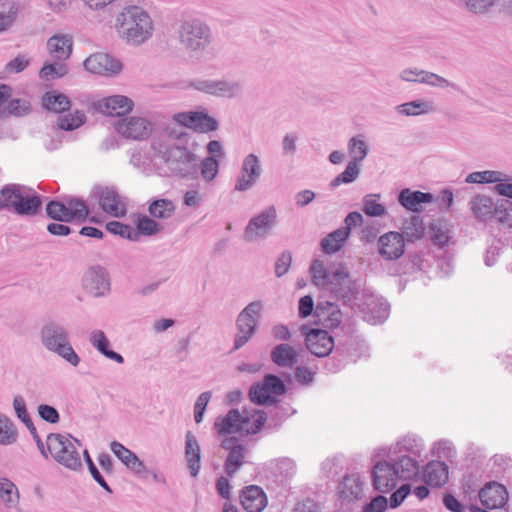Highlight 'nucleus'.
<instances>
[{"label":"nucleus","mask_w":512,"mask_h":512,"mask_svg":"<svg viewBox=\"0 0 512 512\" xmlns=\"http://www.w3.org/2000/svg\"><path fill=\"white\" fill-rule=\"evenodd\" d=\"M114 28L127 45L139 47L153 35L154 24L150 14L138 5H126L116 15Z\"/></svg>","instance_id":"obj_1"},{"label":"nucleus","mask_w":512,"mask_h":512,"mask_svg":"<svg viewBox=\"0 0 512 512\" xmlns=\"http://www.w3.org/2000/svg\"><path fill=\"white\" fill-rule=\"evenodd\" d=\"M312 282L320 289L327 290L345 302L352 301L360 285L350 278L343 266L327 269L322 261L315 259L310 266Z\"/></svg>","instance_id":"obj_2"},{"label":"nucleus","mask_w":512,"mask_h":512,"mask_svg":"<svg viewBox=\"0 0 512 512\" xmlns=\"http://www.w3.org/2000/svg\"><path fill=\"white\" fill-rule=\"evenodd\" d=\"M178 144L170 145L160 151L161 158L172 176L195 178L198 173L197 156L187 147L188 133L180 132Z\"/></svg>","instance_id":"obj_3"},{"label":"nucleus","mask_w":512,"mask_h":512,"mask_svg":"<svg viewBox=\"0 0 512 512\" xmlns=\"http://www.w3.org/2000/svg\"><path fill=\"white\" fill-rule=\"evenodd\" d=\"M39 337L42 346L56 354L70 366L76 368L81 362L80 356L73 348L68 329L59 322H46L40 329Z\"/></svg>","instance_id":"obj_4"},{"label":"nucleus","mask_w":512,"mask_h":512,"mask_svg":"<svg viewBox=\"0 0 512 512\" xmlns=\"http://www.w3.org/2000/svg\"><path fill=\"white\" fill-rule=\"evenodd\" d=\"M267 415L263 410L244 409L240 412L231 409L225 416L218 417L214 422V428L220 435L239 433L241 435H253L260 431L265 423Z\"/></svg>","instance_id":"obj_5"},{"label":"nucleus","mask_w":512,"mask_h":512,"mask_svg":"<svg viewBox=\"0 0 512 512\" xmlns=\"http://www.w3.org/2000/svg\"><path fill=\"white\" fill-rule=\"evenodd\" d=\"M47 451L52 458L72 471L82 469V461L76 444L80 447L81 443L70 435H62L59 433H50L46 439Z\"/></svg>","instance_id":"obj_6"},{"label":"nucleus","mask_w":512,"mask_h":512,"mask_svg":"<svg viewBox=\"0 0 512 512\" xmlns=\"http://www.w3.org/2000/svg\"><path fill=\"white\" fill-rule=\"evenodd\" d=\"M177 36L183 48L191 53L206 50L212 41L210 27L200 19H187L180 23Z\"/></svg>","instance_id":"obj_7"},{"label":"nucleus","mask_w":512,"mask_h":512,"mask_svg":"<svg viewBox=\"0 0 512 512\" xmlns=\"http://www.w3.org/2000/svg\"><path fill=\"white\" fill-rule=\"evenodd\" d=\"M264 311L262 300H255L247 304L237 315L233 349L239 350L246 345L256 334Z\"/></svg>","instance_id":"obj_8"},{"label":"nucleus","mask_w":512,"mask_h":512,"mask_svg":"<svg viewBox=\"0 0 512 512\" xmlns=\"http://www.w3.org/2000/svg\"><path fill=\"white\" fill-rule=\"evenodd\" d=\"M411 439H404L397 443L399 452H409L410 455H401L397 459L391 461L398 477L402 481L414 480L419 475V463L414 456H419L421 449Z\"/></svg>","instance_id":"obj_9"},{"label":"nucleus","mask_w":512,"mask_h":512,"mask_svg":"<svg viewBox=\"0 0 512 512\" xmlns=\"http://www.w3.org/2000/svg\"><path fill=\"white\" fill-rule=\"evenodd\" d=\"M277 223L276 208L271 205L253 216L244 230V240L252 243L265 239Z\"/></svg>","instance_id":"obj_10"},{"label":"nucleus","mask_w":512,"mask_h":512,"mask_svg":"<svg viewBox=\"0 0 512 512\" xmlns=\"http://www.w3.org/2000/svg\"><path fill=\"white\" fill-rule=\"evenodd\" d=\"M286 392L284 382L276 375L267 374L262 383H255L250 387L249 398L259 405L276 403L272 395L280 396Z\"/></svg>","instance_id":"obj_11"},{"label":"nucleus","mask_w":512,"mask_h":512,"mask_svg":"<svg viewBox=\"0 0 512 512\" xmlns=\"http://www.w3.org/2000/svg\"><path fill=\"white\" fill-rule=\"evenodd\" d=\"M114 128L122 137L135 141L148 139L153 131V125L148 118L136 115L119 118L114 123Z\"/></svg>","instance_id":"obj_12"},{"label":"nucleus","mask_w":512,"mask_h":512,"mask_svg":"<svg viewBox=\"0 0 512 512\" xmlns=\"http://www.w3.org/2000/svg\"><path fill=\"white\" fill-rule=\"evenodd\" d=\"M262 173L260 157L254 153L247 154L242 159L239 173L235 179L234 190L237 192L249 191L261 178Z\"/></svg>","instance_id":"obj_13"},{"label":"nucleus","mask_w":512,"mask_h":512,"mask_svg":"<svg viewBox=\"0 0 512 512\" xmlns=\"http://www.w3.org/2000/svg\"><path fill=\"white\" fill-rule=\"evenodd\" d=\"M189 86L197 91L215 96L233 98L242 91V84L227 79H197L191 81Z\"/></svg>","instance_id":"obj_14"},{"label":"nucleus","mask_w":512,"mask_h":512,"mask_svg":"<svg viewBox=\"0 0 512 512\" xmlns=\"http://www.w3.org/2000/svg\"><path fill=\"white\" fill-rule=\"evenodd\" d=\"M85 70L102 76H116L122 71V63L107 53H94L83 62Z\"/></svg>","instance_id":"obj_15"},{"label":"nucleus","mask_w":512,"mask_h":512,"mask_svg":"<svg viewBox=\"0 0 512 512\" xmlns=\"http://www.w3.org/2000/svg\"><path fill=\"white\" fill-rule=\"evenodd\" d=\"M100 208L107 214L121 218L126 214V202L114 187H97L94 190Z\"/></svg>","instance_id":"obj_16"},{"label":"nucleus","mask_w":512,"mask_h":512,"mask_svg":"<svg viewBox=\"0 0 512 512\" xmlns=\"http://www.w3.org/2000/svg\"><path fill=\"white\" fill-rule=\"evenodd\" d=\"M83 286L94 297L105 296L110 291L107 270L99 265L89 267L83 276Z\"/></svg>","instance_id":"obj_17"},{"label":"nucleus","mask_w":512,"mask_h":512,"mask_svg":"<svg viewBox=\"0 0 512 512\" xmlns=\"http://www.w3.org/2000/svg\"><path fill=\"white\" fill-rule=\"evenodd\" d=\"M221 447L228 450L229 453L224 462V469L228 476H234L244 463L247 455V447L236 437H227L222 440Z\"/></svg>","instance_id":"obj_18"},{"label":"nucleus","mask_w":512,"mask_h":512,"mask_svg":"<svg viewBox=\"0 0 512 512\" xmlns=\"http://www.w3.org/2000/svg\"><path fill=\"white\" fill-rule=\"evenodd\" d=\"M399 477L391 461L377 462L372 471V481L375 490L386 493L396 487Z\"/></svg>","instance_id":"obj_19"},{"label":"nucleus","mask_w":512,"mask_h":512,"mask_svg":"<svg viewBox=\"0 0 512 512\" xmlns=\"http://www.w3.org/2000/svg\"><path fill=\"white\" fill-rule=\"evenodd\" d=\"M377 245L379 255L387 261L399 259L405 251L403 235L396 231H389L381 235Z\"/></svg>","instance_id":"obj_20"},{"label":"nucleus","mask_w":512,"mask_h":512,"mask_svg":"<svg viewBox=\"0 0 512 512\" xmlns=\"http://www.w3.org/2000/svg\"><path fill=\"white\" fill-rule=\"evenodd\" d=\"M307 349L317 357L328 356L333 347L334 339L326 330L311 329L305 334Z\"/></svg>","instance_id":"obj_21"},{"label":"nucleus","mask_w":512,"mask_h":512,"mask_svg":"<svg viewBox=\"0 0 512 512\" xmlns=\"http://www.w3.org/2000/svg\"><path fill=\"white\" fill-rule=\"evenodd\" d=\"M95 106L98 111L105 115L122 118V116L132 111L134 102L124 95H112L99 100Z\"/></svg>","instance_id":"obj_22"},{"label":"nucleus","mask_w":512,"mask_h":512,"mask_svg":"<svg viewBox=\"0 0 512 512\" xmlns=\"http://www.w3.org/2000/svg\"><path fill=\"white\" fill-rule=\"evenodd\" d=\"M478 496L481 504L490 510L502 508L508 501L506 488L497 482L486 484L479 491Z\"/></svg>","instance_id":"obj_23"},{"label":"nucleus","mask_w":512,"mask_h":512,"mask_svg":"<svg viewBox=\"0 0 512 512\" xmlns=\"http://www.w3.org/2000/svg\"><path fill=\"white\" fill-rule=\"evenodd\" d=\"M240 503L247 512H261L267 506L268 499L261 487L249 485L242 489Z\"/></svg>","instance_id":"obj_24"},{"label":"nucleus","mask_w":512,"mask_h":512,"mask_svg":"<svg viewBox=\"0 0 512 512\" xmlns=\"http://www.w3.org/2000/svg\"><path fill=\"white\" fill-rule=\"evenodd\" d=\"M110 449L114 455L132 472L137 475H142L148 472L144 462L130 449L126 448L118 441L110 443Z\"/></svg>","instance_id":"obj_25"},{"label":"nucleus","mask_w":512,"mask_h":512,"mask_svg":"<svg viewBox=\"0 0 512 512\" xmlns=\"http://www.w3.org/2000/svg\"><path fill=\"white\" fill-rule=\"evenodd\" d=\"M318 322L325 328H337L342 322L343 314L339 307L329 301L319 302L315 308Z\"/></svg>","instance_id":"obj_26"},{"label":"nucleus","mask_w":512,"mask_h":512,"mask_svg":"<svg viewBox=\"0 0 512 512\" xmlns=\"http://www.w3.org/2000/svg\"><path fill=\"white\" fill-rule=\"evenodd\" d=\"M73 41L69 35L55 34L47 40L49 55L56 61H65L72 54Z\"/></svg>","instance_id":"obj_27"},{"label":"nucleus","mask_w":512,"mask_h":512,"mask_svg":"<svg viewBox=\"0 0 512 512\" xmlns=\"http://www.w3.org/2000/svg\"><path fill=\"white\" fill-rule=\"evenodd\" d=\"M434 196L431 193L403 189L398 195V202L407 210L418 213L423 210L422 204L431 203Z\"/></svg>","instance_id":"obj_28"},{"label":"nucleus","mask_w":512,"mask_h":512,"mask_svg":"<svg viewBox=\"0 0 512 512\" xmlns=\"http://www.w3.org/2000/svg\"><path fill=\"white\" fill-rule=\"evenodd\" d=\"M470 209L475 218L482 222L498 214V206L491 197L483 194H477L471 199Z\"/></svg>","instance_id":"obj_29"},{"label":"nucleus","mask_w":512,"mask_h":512,"mask_svg":"<svg viewBox=\"0 0 512 512\" xmlns=\"http://www.w3.org/2000/svg\"><path fill=\"white\" fill-rule=\"evenodd\" d=\"M21 199L17 202L13 212L20 216H34L41 209V198L32 189L25 186Z\"/></svg>","instance_id":"obj_30"},{"label":"nucleus","mask_w":512,"mask_h":512,"mask_svg":"<svg viewBox=\"0 0 512 512\" xmlns=\"http://www.w3.org/2000/svg\"><path fill=\"white\" fill-rule=\"evenodd\" d=\"M89 343L103 356L118 364L124 363V358L119 353L109 348L110 342L105 333L100 329H94L89 333Z\"/></svg>","instance_id":"obj_31"},{"label":"nucleus","mask_w":512,"mask_h":512,"mask_svg":"<svg viewBox=\"0 0 512 512\" xmlns=\"http://www.w3.org/2000/svg\"><path fill=\"white\" fill-rule=\"evenodd\" d=\"M424 482L432 487H441L448 480V466L441 461L429 462L423 471Z\"/></svg>","instance_id":"obj_32"},{"label":"nucleus","mask_w":512,"mask_h":512,"mask_svg":"<svg viewBox=\"0 0 512 512\" xmlns=\"http://www.w3.org/2000/svg\"><path fill=\"white\" fill-rule=\"evenodd\" d=\"M396 112L404 116H420L434 113L436 106L433 101L427 99H418L402 103L396 106Z\"/></svg>","instance_id":"obj_33"},{"label":"nucleus","mask_w":512,"mask_h":512,"mask_svg":"<svg viewBox=\"0 0 512 512\" xmlns=\"http://www.w3.org/2000/svg\"><path fill=\"white\" fill-rule=\"evenodd\" d=\"M185 455L190 474L191 476L196 477L199 474L201 468L200 445L196 437L190 431L186 433Z\"/></svg>","instance_id":"obj_34"},{"label":"nucleus","mask_w":512,"mask_h":512,"mask_svg":"<svg viewBox=\"0 0 512 512\" xmlns=\"http://www.w3.org/2000/svg\"><path fill=\"white\" fill-rule=\"evenodd\" d=\"M362 309L363 318L370 324L382 323L389 314V306L386 302L371 298Z\"/></svg>","instance_id":"obj_35"},{"label":"nucleus","mask_w":512,"mask_h":512,"mask_svg":"<svg viewBox=\"0 0 512 512\" xmlns=\"http://www.w3.org/2000/svg\"><path fill=\"white\" fill-rule=\"evenodd\" d=\"M271 359L280 367H292L298 362V353L288 344H279L271 351Z\"/></svg>","instance_id":"obj_36"},{"label":"nucleus","mask_w":512,"mask_h":512,"mask_svg":"<svg viewBox=\"0 0 512 512\" xmlns=\"http://www.w3.org/2000/svg\"><path fill=\"white\" fill-rule=\"evenodd\" d=\"M25 186L19 184H7L0 189V210L13 211L17 202L21 199Z\"/></svg>","instance_id":"obj_37"},{"label":"nucleus","mask_w":512,"mask_h":512,"mask_svg":"<svg viewBox=\"0 0 512 512\" xmlns=\"http://www.w3.org/2000/svg\"><path fill=\"white\" fill-rule=\"evenodd\" d=\"M176 210L174 202L167 198L154 199L149 203L148 213L152 218L167 220Z\"/></svg>","instance_id":"obj_38"},{"label":"nucleus","mask_w":512,"mask_h":512,"mask_svg":"<svg viewBox=\"0 0 512 512\" xmlns=\"http://www.w3.org/2000/svg\"><path fill=\"white\" fill-rule=\"evenodd\" d=\"M404 241L414 242L421 239L425 234V226L420 216H411L405 220L402 226V233Z\"/></svg>","instance_id":"obj_39"},{"label":"nucleus","mask_w":512,"mask_h":512,"mask_svg":"<svg viewBox=\"0 0 512 512\" xmlns=\"http://www.w3.org/2000/svg\"><path fill=\"white\" fill-rule=\"evenodd\" d=\"M348 237L347 229L341 227L321 240V248L323 252L333 254L342 248Z\"/></svg>","instance_id":"obj_40"},{"label":"nucleus","mask_w":512,"mask_h":512,"mask_svg":"<svg viewBox=\"0 0 512 512\" xmlns=\"http://www.w3.org/2000/svg\"><path fill=\"white\" fill-rule=\"evenodd\" d=\"M507 180L508 176L505 173L495 170L472 172L465 178V182L469 184H489Z\"/></svg>","instance_id":"obj_41"},{"label":"nucleus","mask_w":512,"mask_h":512,"mask_svg":"<svg viewBox=\"0 0 512 512\" xmlns=\"http://www.w3.org/2000/svg\"><path fill=\"white\" fill-rule=\"evenodd\" d=\"M42 104L47 110L60 113L70 107V100L62 93L48 91L42 98Z\"/></svg>","instance_id":"obj_42"},{"label":"nucleus","mask_w":512,"mask_h":512,"mask_svg":"<svg viewBox=\"0 0 512 512\" xmlns=\"http://www.w3.org/2000/svg\"><path fill=\"white\" fill-rule=\"evenodd\" d=\"M347 148L352 159L350 162H356L358 165L366 158L369 152L368 145L363 135H357L350 138Z\"/></svg>","instance_id":"obj_43"},{"label":"nucleus","mask_w":512,"mask_h":512,"mask_svg":"<svg viewBox=\"0 0 512 512\" xmlns=\"http://www.w3.org/2000/svg\"><path fill=\"white\" fill-rule=\"evenodd\" d=\"M429 230L430 238L435 245L443 247L449 242L451 238L449 226L447 222L443 220H434L430 224Z\"/></svg>","instance_id":"obj_44"},{"label":"nucleus","mask_w":512,"mask_h":512,"mask_svg":"<svg viewBox=\"0 0 512 512\" xmlns=\"http://www.w3.org/2000/svg\"><path fill=\"white\" fill-rule=\"evenodd\" d=\"M68 73V67L63 61L46 63L39 71V77L45 81H52L64 77Z\"/></svg>","instance_id":"obj_45"},{"label":"nucleus","mask_w":512,"mask_h":512,"mask_svg":"<svg viewBox=\"0 0 512 512\" xmlns=\"http://www.w3.org/2000/svg\"><path fill=\"white\" fill-rule=\"evenodd\" d=\"M362 492L359 479L356 476H345L339 485V493L346 499H357Z\"/></svg>","instance_id":"obj_46"},{"label":"nucleus","mask_w":512,"mask_h":512,"mask_svg":"<svg viewBox=\"0 0 512 512\" xmlns=\"http://www.w3.org/2000/svg\"><path fill=\"white\" fill-rule=\"evenodd\" d=\"M0 498L8 507H16L19 492L15 484L7 478L0 479Z\"/></svg>","instance_id":"obj_47"},{"label":"nucleus","mask_w":512,"mask_h":512,"mask_svg":"<svg viewBox=\"0 0 512 512\" xmlns=\"http://www.w3.org/2000/svg\"><path fill=\"white\" fill-rule=\"evenodd\" d=\"M46 214L49 218L58 222H72L71 213L65 202L50 201L46 205Z\"/></svg>","instance_id":"obj_48"},{"label":"nucleus","mask_w":512,"mask_h":512,"mask_svg":"<svg viewBox=\"0 0 512 512\" xmlns=\"http://www.w3.org/2000/svg\"><path fill=\"white\" fill-rule=\"evenodd\" d=\"M380 194H368L363 198V212L370 217H381L387 214L384 205L378 203Z\"/></svg>","instance_id":"obj_49"},{"label":"nucleus","mask_w":512,"mask_h":512,"mask_svg":"<svg viewBox=\"0 0 512 512\" xmlns=\"http://www.w3.org/2000/svg\"><path fill=\"white\" fill-rule=\"evenodd\" d=\"M155 218H152L151 216L148 217L146 215H139L136 220V232H138V236L140 234L152 236L160 231H162L163 226L159 223H157Z\"/></svg>","instance_id":"obj_50"},{"label":"nucleus","mask_w":512,"mask_h":512,"mask_svg":"<svg viewBox=\"0 0 512 512\" xmlns=\"http://www.w3.org/2000/svg\"><path fill=\"white\" fill-rule=\"evenodd\" d=\"M17 432L12 421L0 413V444L10 445L16 441Z\"/></svg>","instance_id":"obj_51"},{"label":"nucleus","mask_w":512,"mask_h":512,"mask_svg":"<svg viewBox=\"0 0 512 512\" xmlns=\"http://www.w3.org/2000/svg\"><path fill=\"white\" fill-rule=\"evenodd\" d=\"M67 208L69 212L71 213V220H79L84 221L86 220L89 210L85 202L76 197H70L67 198L65 201Z\"/></svg>","instance_id":"obj_52"},{"label":"nucleus","mask_w":512,"mask_h":512,"mask_svg":"<svg viewBox=\"0 0 512 512\" xmlns=\"http://www.w3.org/2000/svg\"><path fill=\"white\" fill-rule=\"evenodd\" d=\"M359 174V165L356 162H349L345 170L331 181L330 186L334 188L341 184L351 183L358 178Z\"/></svg>","instance_id":"obj_53"},{"label":"nucleus","mask_w":512,"mask_h":512,"mask_svg":"<svg viewBox=\"0 0 512 512\" xmlns=\"http://www.w3.org/2000/svg\"><path fill=\"white\" fill-rule=\"evenodd\" d=\"M198 170H200L201 177L205 182H211L216 178L219 171L218 160L213 156L206 157L198 165Z\"/></svg>","instance_id":"obj_54"},{"label":"nucleus","mask_w":512,"mask_h":512,"mask_svg":"<svg viewBox=\"0 0 512 512\" xmlns=\"http://www.w3.org/2000/svg\"><path fill=\"white\" fill-rule=\"evenodd\" d=\"M85 114L76 110L72 114L60 116L58 118V127L62 130L71 131L80 127L85 121Z\"/></svg>","instance_id":"obj_55"},{"label":"nucleus","mask_w":512,"mask_h":512,"mask_svg":"<svg viewBox=\"0 0 512 512\" xmlns=\"http://www.w3.org/2000/svg\"><path fill=\"white\" fill-rule=\"evenodd\" d=\"M106 229L112 234L119 235L122 238L129 239L132 241L138 240V232L127 224H123L118 221H111L106 224Z\"/></svg>","instance_id":"obj_56"},{"label":"nucleus","mask_w":512,"mask_h":512,"mask_svg":"<svg viewBox=\"0 0 512 512\" xmlns=\"http://www.w3.org/2000/svg\"><path fill=\"white\" fill-rule=\"evenodd\" d=\"M20 11V5L17 1L9 4L8 11L0 12V33L7 31L16 21Z\"/></svg>","instance_id":"obj_57"},{"label":"nucleus","mask_w":512,"mask_h":512,"mask_svg":"<svg viewBox=\"0 0 512 512\" xmlns=\"http://www.w3.org/2000/svg\"><path fill=\"white\" fill-rule=\"evenodd\" d=\"M198 118H195V122L193 124L192 129L206 133L210 131H215L218 128V122L213 117H210L205 112H197Z\"/></svg>","instance_id":"obj_58"},{"label":"nucleus","mask_w":512,"mask_h":512,"mask_svg":"<svg viewBox=\"0 0 512 512\" xmlns=\"http://www.w3.org/2000/svg\"><path fill=\"white\" fill-rule=\"evenodd\" d=\"M462 2L469 12L484 15L495 5L496 0H462Z\"/></svg>","instance_id":"obj_59"},{"label":"nucleus","mask_w":512,"mask_h":512,"mask_svg":"<svg viewBox=\"0 0 512 512\" xmlns=\"http://www.w3.org/2000/svg\"><path fill=\"white\" fill-rule=\"evenodd\" d=\"M422 84H426L428 86L437 87V88L450 87L454 90H459L458 85L451 83L446 78H444L436 73L429 72V71H427L426 74L424 75V78H422Z\"/></svg>","instance_id":"obj_60"},{"label":"nucleus","mask_w":512,"mask_h":512,"mask_svg":"<svg viewBox=\"0 0 512 512\" xmlns=\"http://www.w3.org/2000/svg\"><path fill=\"white\" fill-rule=\"evenodd\" d=\"M31 59L27 54H19L5 65V72L8 74L21 73L30 65Z\"/></svg>","instance_id":"obj_61"},{"label":"nucleus","mask_w":512,"mask_h":512,"mask_svg":"<svg viewBox=\"0 0 512 512\" xmlns=\"http://www.w3.org/2000/svg\"><path fill=\"white\" fill-rule=\"evenodd\" d=\"M13 408L17 417L27 426L32 420L27 412L26 402L21 395H16L13 399Z\"/></svg>","instance_id":"obj_62"},{"label":"nucleus","mask_w":512,"mask_h":512,"mask_svg":"<svg viewBox=\"0 0 512 512\" xmlns=\"http://www.w3.org/2000/svg\"><path fill=\"white\" fill-rule=\"evenodd\" d=\"M7 110L13 116H24L30 112V104L23 99H13L9 102Z\"/></svg>","instance_id":"obj_63"},{"label":"nucleus","mask_w":512,"mask_h":512,"mask_svg":"<svg viewBox=\"0 0 512 512\" xmlns=\"http://www.w3.org/2000/svg\"><path fill=\"white\" fill-rule=\"evenodd\" d=\"M388 506L387 498L378 495L374 497L369 503L363 506V512H384Z\"/></svg>","instance_id":"obj_64"}]
</instances>
